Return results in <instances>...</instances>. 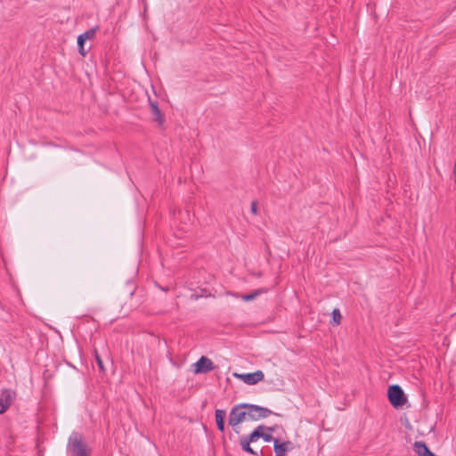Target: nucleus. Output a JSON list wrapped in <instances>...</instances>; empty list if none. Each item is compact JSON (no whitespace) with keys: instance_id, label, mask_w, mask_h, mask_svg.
<instances>
[{"instance_id":"f257e3e1","label":"nucleus","mask_w":456,"mask_h":456,"mask_svg":"<svg viewBox=\"0 0 456 456\" xmlns=\"http://www.w3.org/2000/svg\"><path fill=\"white\" fill-rule=\"evenodd\" d=\"M68 452L70 456H90L91 450L84 441L83 436L78 432H73L68 439Z\"/></svg>"},{"instance_id":"f03ea898","label":"nucleus","mask_w":456,"mask_h":456,"mask_svg":"<svg viewBox=\"0 0 456 456\" xmlns=\"http://www.w3.org/2000/svg\"><path fill=\"white\" fill-rule=\"evenodd\" d=\"M387 397L395 408H400L407 402L403 390L398 385H392L388 387Z\"/></svg>"},{"instance_id":"7ed1b4c3","label":"nucleus","mask_w":456,"mask_h":456,"mask_svg":"<svg viewBox=\"0 0 456 456\" xmlns=\"http://www.w3.org/2000/svg\"><path fill=\"white\" fill-rule=\"evenodd\" d=\"M245 409L247 410L248 420L256 421L261 419H265L273 414V411L268 408L244 403Z\"/></svg>"},{"instance_id":"20e7f679","label":"nucleus","mask_w":456,"mask_h":456,"mask_svg":"<svg viewBox=\"0 0 456 456\" xmlns=\"http://www.w3.org/2000/svg\"><path fill=\"white\" fill-rule=\"evenodd\" d=\"M244 420H248L245 404L241 403L232 407L229 414V425L234 428Z\"/></svg>"},{"instance_id":"39448f33","label":"nucleus","mask_w":456,"mask_h":456,"mask_svg":"<svg viewBox=\"0 0 456 456\" xmlns=\"http://www.w3.org/2000/svg\"><path fill=\"white\" fill-rule=\"evenodd\" d=\"M16 394L14 391L5 388L2 389L0 392V414L4 413L13 400L15 399Z\"/></svg>"},{"instance_id":"423d86ee","label":"nucleus","mask_w":456,"mask_h":456,"mask_svg":"<svg viewBox=\"0 0 456 456\" xmlns=\"http://www.w3.org/2000/svg\"><path fill=\"white\" fill-rule=\"evenodd\" d=\"M256 433L252 432L248 436H243L240 439V445L244 452L257 456V452L250 446L251 443L256 442Z\"/></svg>"},{"instance_id":"0eeeda50","label":"nucleus","mask_w":456,"mask_h":456,"mask_svg":"<svg viewBox=\"0 0 456 456\" xmlns=\"http://www.w3.org/2000/svg\"><path fill=\"white\" fill-rule=\"evenodd\" d=\"M194 366L195 373H207L215 369L213 362L206 356H201L200 360L194 364Z\"/></svg>"},{"instance_id":"6e6552de","label":"nucleus","mask_w":456,"mask_h":456,"mask_svg":"<svg viewBox=\"0 0 456 456\" xmlns=\"http://www.w3.org/2000/svg\"><path fill=\"white\" fill-rule=\"evenodd\" d=\"M237 377L248 385H255L264 379L265 374L262 370H256L252 373L240 374Z\"/></svg>"},{"instance_id":"1a4fd4ad","label":"nucleus","mask_w":456,"mask_h":456,"mask_svg":"<svg viewBox=\"0 0 456 456\" xmlns=\"http://www.w3.org/2000/svg\"><path fill=\"white\" fill-rule=\"evenodd\" d=\"M273 449L275 456H284L287 452L292 449V443L290 441L280 442L277 439L274 440Z\"/></svg>"},{"instance_id":"9d476101","label":"nucleus","mask_w":456,"mask_h":456,"mask_svg":"<svg viewBox=\"0 0 456 456\" xmlns=\"http://www.w3.org/2000/svg\"><path fill=\"white\" fill-rule=\"evenodd\" d=\"M414 452L418 456H436L428 447L425 442L417 441L413 444Z\"/></svg>"},{"instance_id":"9b49d317","label":"nucleus","mask_w":456,"mask_h":456,"mask_svg":"<svg viewBox=\"0 0 456 456\" xmlns=\"http://www.w3.org/2000/svg\"><path fill=\"white\" fill-rule=\"evenodd\" d=\"M266 427L264 425H259L256 427L252 433H256V440L257 441L259 438H263L265 442H271L276 440L271 433L265 432Z\"/></svg>"},{"instance_id":"f8f14e48","label":"nucleus","mask_w":456,"mask_h":456,"mask_svg":"<svg viewBox=\"0 0 456 456\" xmlns=\"http://www.w3.org/2000/svg\"><path fill=\"white\" fill-rule=\"evenodd\" d=\"M150 107L151 110V114L153 115V118L156 122H158L159 125H162L165 121L163 114L159 108V105L156 102H151Z\"/></svg>"},{"instance_id":"ddd939ff","label":"nucleus","mask_w":456,"mask_h":456,"mask_svg":"<svg viewBox=\"0 0 456 456\" xmlns=\"http://www.w3.org/2000/svg\"><path fill=\"white\" fill-rule=\"evenodd\" d=\"M225 416H226V412H225L224 410L218 409L215 412L216 426H217V428H218V430L220 432H224V419H225Z\"/></svg>"},{"instance_id":"4468645a","label":"nucleus","mask_w":456,"mask_h":456,"mask_svg":"<svg viewBox=\"0 0 456 456\" xmlns=\"http://www.w3.org/2000/svg\"><path fill=\"white\" fill-rule=\"evenodd\" d=\"M266 291H267V289H259L253 291L250 294L242 295L241 298L244 301H251V300H254L255 298H256L259 295L265 293Z\"/></svg>"},{"instance_id":"2eb2a0df","label":"nucleus","mask_w":456,"mask_h":456,"mask_svg":"<svg viewBox=\"0 0 456 456\" xmlns=\"http://www.w3.org/2000/svg\"><path fill=\"white\" fill-rule=\"evenodd\" d=\"M98 30V27L92 28L83 34L81 36L85 38V40H91L95 37L96 31Z\"/></svg>"},{"instance_id":"dca6fc26","label":"nucleus","mask_w":456,"mask_h":456,"mask_svg":"<svg viewBox=\"0 0 456 456\" xmlns=\"http://www.w3.org/2000/svg\"><path fill=\"white\" fill-rule=\"evenodd\" d=\"M85 42H86L85 38L81 35H79L77 37V46H78V52L82 56H86V54L87 53V51L85 50V47H84Z\"/></svg>"},{"instance_id":"f3484780","label":"nucleus","mask_w":456,"mask_h":456,"mask_svg":"<svg viewBox=\"0 0 456 456\" xmlns=\"http://www.w3.org/2000/svg\"><path fill=\"white\" fill-rule=\"evenodd\" d=\"M341 319H342V316H341L339 309L335 308L332 311V323L335 325H339L341 323Z\"/></svg>"},{"instance_id":"a211bd4d","label":"nucleus","mask_w":456,"mask_h":456,"mask_svg":"<svg viewBox=\"0 0 456 456\" xmlns=\"http://www.w3.org/2000/svg\"><path fill=\"white\" fill-rule=\"evenodd\" d=\"M94 357H95V361H96L97 365H98L99 369L101 370V371H104V365H103L102 360L96 350L94 351Z\"/></svg>"},{"instance_id":"6ab92c4d","label":"nucleus","mask_w":456,"mask_h":456,"mask_svg":"<svg viewBox=\"0 0 456 456\" xmlns=\"http://www.w3.org/2000/svg\"><path fill=\"white\" fill-rule=\"evenodd\" d=\"M250 210H251L252 214H254V215L257 214V201L256 200H253L251 202Z\"/></svg>"},{"instance_id":"aec40b11","label":"nucleus","mask_w":456,"mask_h":456,"mask_svg":"<svg viewBox=\"0 0 456 456\" xmlns=\"http://www.w3.org/2000/svg\"><path fill=\"white\" fill-rule=\"evenodd\" d=\"M453 180H454V183H456V159H455L454 167H453Z\"/></svg>"},{"instance_id":"412c9836","label":"nucleus","mask_w":456,"mask_h":456,"mask_svg":"<svg viewBox=\"0 0 456 456\" xmlns=\"http://www.w3.org/2000/svg\"><path fill=\"white\" fill-rule=\"evenodd\" d=\"M265 431H267L266 433H271L272 434L274 431V428L266 427Z\"/></svg>"}]
</instances>
